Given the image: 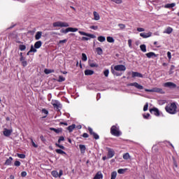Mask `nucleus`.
<instances>
[{
    "label": "nucleus",
    "mask_w": 179,
    "mask_h": 179,
    "mask_svg": "<svg viewBox=\"0 0 179 179\" xmlns=\"http://www.w3.org/2000/svg\"><path fill=\"white\" fill-rule=\"evenodd\" d=\"M119 72H124L125 71H127V67H125L124 65L122 64H118L114 66H111V72L113 75H116V76H120V74L117 73V71Z\"/></svg>",
    "instance_id": "nucleus-1"
},
{
    "label": "nucleus",
    "mask_w": 179,
    "mask_h": 179,
    "mask_svg": "<svg viewBox=\"0 0 179 179\" xmlns=\"http://www.w3.org/2000/svg\"><path fill=\"white\" fill-rule=\"evenodd\" d=\"M110 134L113 135V136H121V135H122V133L120 131V127L117 125L112 126L110 128Z\"/></svg>",
    "instance_id": "nucleus-2"
},
{
    "label": "nucleus",
    "mask_w": 179,
    "mask_h": 179,
    "mask_svg": "<svg viewBox=\"0 0 179 179\" xmlns=\"http://www.w3.org/2000/svg\"><path fill=\"white\" fill-rule=\"evenodd\" d=\"M165 108L169 114H176L177 113V105H176V103H171Z\"/></svg>",
    "instance_id": "nucleus-3"
},
{
    "label": "nucleus",
    "mask_w": 179,
    "mask_h": 179,
    "mask_svg": "<svg viewBox=\"0 0 179 179\" xmlns=\"http://www.w3.org/2000/svg\"><path fill=\"white\" fill-rule=\"evenodd\" d=\"M145 92H150L151 93H160L161 94H164V91L162 88H157V87H154L151 90H145Z\"/></svg>",
    "instance_id": "nucleus-4"
},
{
    "label": "nucleus",
    "mask_w": 179,
    "mask_h": 179,
    "mask_svg": "<svg viewBox=\"0 0 179 179\" xmlns=\"http://www.w3.org/2000/svg\"><path fill=\"white\" fill-rule=\"evenodd\" d=\"M127 86H134V87H136V89H138V90H143V86L139 85V83H131L127 84Z\"/></svg>",
    "instance_id": "nucleus-5"
},
{
    "label": "nucleus",
    "mask_w": 179,
    "mask_h": 179,
    "mask_svg": "<svg viewBox=\"0 0 179 179\" xmlns=\"http://www.w3.org/2000/svg\"><path fill=\"white\" fill-rule=\"evenodd\" d=\"M78 28H72V27H68L65 30H62V33H64V34H66L67 33H69V31H71L72 33H75L76 31H78Z\"/></svg>",
    "instance_id": "nucleus-6"
},
{
    "label": "nucleus",
    "mask_w": 179,
    "mask_h": 179,
    "mask_svg": "<svg viewBox=\"0 0 179 179\" xmlns=\"http://www.w3.org/2000/svg\"><path fill=\"white\" fill-rule=\"evenodd\" d=\"M88 131L90 135H92L93 138H94L96 140L100 139V136H99V134L93 131V129H92V127H88Z\"/></svg>",
    "instance_id": "nucleus-7"
},
{
    "label": "nucleus",
    "mask_w": 179,
    "mask_h": 179,
    "mask_svg": "<svg viewBox=\"0 0 179 179\" xmlns=\"http://www.w3.org/2000/svg\"><path fill=\"white\" fill-rule=\"evenodd\" d=\"M51 104L55 108H57V110L62 107L61 103L57 100H52Z\"/></svg>",
    "instance_id": "nucleus-8"
},
{
    "label": "nucleus",
    "mask_w": 179,
    "mask_h": 179,
    "mask_svg": "<svg viewBox=\"0 0 179 179\" xmlns=\"http://www.w3.org/2000/svg\"><path fill=\"white\" fill-rule=\"evenodd\" d=\"M78 33L81 36H86V37H90V38H96V36L94 34H87V33L82 31H79Z\"/></svg>",
    "instance_id": "nucleus-9"
},
{
    "label": "nucleus",
    "mask_w": 179,
    "mask_h": 179,
    "mask_svg": "<svg viewBox=\"0 0 179 179\" xmlns=\"http://www.w3.org/2000/svg\"><path fill=\"white\" fill-rule=\"evenodd\" d=\"M115 155V152H114V150L111 148H108V159H111L114 157Z\"/></svg>",
    "instance_id": "nucleus-10"
},
{
    "label": "nucleus",
    "mask_w": 179,
    "mask_h": 179,
    "mask_svg": "<svg viewBox=\"0 0 179 179\" xmlns=\"http://www.w3.org/2000/svg\"><path fill=\"white\" fill-rule=\"evenodd\" d=\"M150 112L151 113V114L156 115V117H159V115H160V112L159 111V109H157V108L150 109Z\"/></svg>",
    "instance_id": "nucleus-11"
},
{
    "label": "nucleus",
    "mask_w": 179,
    "mask_h": 179,
    "mask_svg": "<svg viewBox=\"0 0 179 179\" xmlns=\"http://www.w3.org/2000/svg\"><path fill=\"white\" fill-rule=\"evenodd\" d=\"M140 36L143 37V38H149V37H152V32L149 31L148 33H141Z\"/></svg>",
    "instance_id": "nucleus-12"
},
{
    "label": "nucleus",
    "mask_w": 179,
    "mask_h": 179,
    "mask_svg": "<svg viewBox=\"0 0 179 179\" xmlns=\"http://www.w3.org/2000/svg\"><path fill=\"white\" fill-rule=\"evenodd\" d=\"M164 87H177V85H176L174 83L168 82L164 83Z\"/></svg>",
    "instance_id": "nucleus-13"
},
{
    "label": "nucleus",
    "mask_w": 179,
    "mask_h": 179,
    "mask_svg": "<svg viewBox=\"0 0 179 179\" xmlns=\"http://www.w3.org/2000/svg\"><path fill=\"white\" fill-rule=\"evenodd\" d=\"M146 57L148 58H156V57H157V55H156L155 52H150L148 53L145 54Z\"/></svg>",
    "instance_id": "nucleus-14"
},
{
    "label": "nucleus",
    "mask_w": 179,
    "mask_h": 179,
    "mask_svg": "<svg viewBox=\"0 0 179 179\" xmlns=\"http://www.w3.org/2000/svg\"><path fill=\"white\" fill-rule=\"evenodd\" d=\"M132 78H143V75H142L141 73H140L138 72L133 71L132 72Z\"/></svg>",
    "instance_id": "nucleus-15"
},
{
    "label": "nucleus",
    "mask_w": 179,
    "mask_h": 179,
    "mask_svg": "<svg viewBox=\"0 0 179 179\" xmlns=\"http://www.w3.org/2000/svg\"><path fill=\"white\" fill-rule=\"evenodd\" d=\"M11 134H12V130L10 129H5V130L3 131L4 136H10Z\"/></svg>",
    "instance_id": "nucleus-16"
},
{
    "label": "nucleus",
    "mask_w": 179,
    "mask_h": 179,
    "mask_svg": "<svg viewBox=\"0 0 179 179\" xmlns=\"http://www.w3.org/2000/svg\"><path fill=\"white\" fill-rule=\"evenodd\" d=\"M173 33V28L168 27L164 31V34H171Z\"/></svg>",
    "instance_id": "nucleus-17"
},
{
    "label": "nucleus",
    "mask_w": 179,
    "mask_h": 179,
    "mask_svg": "<svg viewBox=\"0 0 179 179\" xmlns=\"http://www.w3.org/2000/svg\"><path fill=\"white\" fill-rule=\"evenodd\" d=\"M93 179H103V173L100 171L97 172Z\"/></svg>",
    "instance_id": "nucleus-18"
},
{
    "label": "nucleus",
    "mask_w": 179,
    "mask_h": 179,
    "mask_svg": "<svg viewBox=\"0 0 179 179\" xmlns=\"http://www.w3.org/2000/svg\"><path fill=\"white\" fill-rule=\"evenodd\" d=\"M41 36H43L42 31H37L35 35V39L36 40H40L41 38Z\"/></svg>",
    "instance_id": "nucleus-19"
},
{
    "label": "nucleus",
    "mask_w": 179,
    "mask_h": 179,
    "mask_svg": "<svg viewBox=\"0 0 179 179\" xmlns=\"http://www.w3.org/2000/svg\"><path fill=\"white\" fill-rule=\"evenodd\" d=\"M94 74V71L93 70H85V75L86 76H92Z\"/></svg>",
    "instance_id": "nucleus-20"
},
{
    "label": "nucleus",
    "mask_w": 179,
    "mask_h": 179,
    "mask_svg": "<svg viewBox=\"0 0 179 179\" xmlns=\"http://www.w3.org/2000/svg\"><path fill=\"white\" fill-rule=\"evenodd\" d=\"M13 160V158L12 157H10L8 159H6L5 162L6 166H10L12 164V161Z\"/></svg>",
    "instance_id": "nucleus-21"
},
{
    "label": "nucleus",
    "mask_w": 179,
    "mask_h": 179,
    "mask_svg": "<svg viewBox=\"0 0 179 179\" xmlns=\"http://www.w3.org/2000/svg\"><path fill=\"white\" fill-rule=\"evenodd\" d=\"M41 45H43V42H41V41L36 42L34 44L35 48H37V49L40 48Z\"/></svg>",
    "instance_id": "nucleus-22"
},
{
    "label": "nucleus",
    "mask_w": 179,
    "mask_h": 179,
    "mask_svg": "<svg viewBox=\"0 0 179 179\" xmlns=\"http://www.w3.org/2000/svg\"><path fill=\"white\" fill-rule=\"evenodd\" d=\"M79 148H80V150L81 152V153H85V152H86V146L85 145H82L80 144L79 145Z\"/></svg>",
    "instance_id": "nucleus-23"
},
{
    "label": "nucleus",
    "mask_w": 179,
    "mask_h": 179,
    "mask_svg": "<svg viewBox=\"0 0 179 179\" xmlns=\"http://www.w3.org/2000/svg\"><path fill=\"white\" fill-rule=\"evenodd\" d=\"M60 27H69V24L66 22L60 21Z\"/></svg>",
    "instance_id": "nucleus-24"
},
{
    "label": "nucleus",
    "mask_w": 179,
    "mask_h": 179,
    "mask_svg": "<svg viewBox=\"0 0 179 179\" xmlns=\"http://www.w3.org/2000/svg\"><path fill=\"white\" fill-rule=\"evenodd\" d=\"M93 13H94V20H100V15H99L98 13L96 11H94Z\"/></svg>",
    "instance_id": "nucleus-25"
},
{
    "label": "nucleus",
    "mask_w": 179,
    "mask_h": 179,
    "mask_svg": "<svg viewBox=\"0 0 179 179\" xmlns=\"http://www.w3.org/2000/svg\"><path fill=\"white\" fill-rule=\"evenodd\" d=\"M75 128H76V125L72 124L71 126H69L67 129L69 132H72V131H73Z\"/></svg>",
    "instance_id": "nucleus-26"
},
{
    "label": "nucleus",
    "mask_w": 179,
    "mask_h": 179,
    "mask_svg": "<svg viewBox=\"0 0 179 179\" xmlns=\"http://www.w3.org/2000/svg\"><path fill=\"white\" fill-rule=\"evenodd\" d=\"M98 41H100V43H104L106 41V37L103 36H100L97 38Z\"/></svg>",
    "instance_id": "nucleus-27"
},
{
    "label": "nucleus",
    "mask_w": 179,
    "mask_h": 179,
    "mask_svg": "<svg viewBox=\"0 0 179 179\" xmlns=\"http://www.w3.org/2000/svg\"><path fill=\"white\" fill-rule=\"evenodd\" d=\"M123 159L124 160H128V159H131V155H129V153L127 152L123 155Z\"/></svg>",
    "instance_id": "nucleus-28"
},
{
    "label": "nucleus",
    "mask_w": 179,
    "mask_h": 179,
    "mask_svg": "<svg viewBox=\"0 0 179 179\" xmlns=\"http://www.w3.org/2000/svg\"><path fill=\"white\" fill-rule=\"evenodd\" d=\"M56 153H58V155H66V152L65 151L61 150V149H57L55 150Z\"/></svg>",
    "instance_id": "nucleus-29"
},
{
    "label": "nucleus",
    "mask_w": 179,
    "mask_h": 179,
    "mask_svg": "<svg viewBox=\"0 0 179 179\" xmlns=\"http://www.w3.org/2000/svg\"><path fill=\"white\" fill-rule=\"evenodd\" d=\"M176 6V3H168L165 5V8H174Z\"/></svg>",
    "instance_id": "nucleus-30"
},
{
    "label": "nucleus",
    "mask_w": 179,
    "mask_h": 179,
    "mask_svg": "<svg viewBox=\"0 0 179 179\" xmlns=\"http://www.w3.org/2000/svg\"><path fill=\"white\" fill-rule=\"evenodd\" d=\"M89 65L91 68H98L99 67V64H96V63H93V62H89Z\"/></svg>",
    "instance_id": "nucleus-31"
},
{
    "label": "nucleus",
    "mask_w": 179,
    "mask_h": 179,
    "mask_svg": "<svg viewBox=\"0 0 179 179\" xmlns=\"http://www.w3.org/2000/svg\"><path fill=\"white\" fill-rule=\"evenodd\" d=\"M52 177H55V178H58V177H59L58 171H52Z\"/></svg>",
    "instance_id": "nucleus-32"
},
{
    "label": "nucleus",
    "mask_w": 179,
    "mask_h": 179,
    "mask_svg": "<svg viewBox=\"0 0 179 179\" xmlns=\"http://www.w3.org/2000/svg\"><path fill=\"white\" fill-rule=\"evenodd\" d=\"M50 131H54V132H55L56 134H59V132H62V129H55V128H50Z\"/></svg>",
    "instance_id": "nucleus-33"
},
{
    "label": "nucleus",
    "mask_w": 179,
    "mask_h": 179,
    "mask_svg": "<svg viewBox=\"0 0 179 179\" xmlns=\"http://www.w3.org/2000/svg\"><path fill=\"white\" fill-rule=\"evenodd\" d=\"M140 49L143 52H146V45L143 44L140 45Z\"/></svg>",
    "instance_id": "nucleus-34"
},
{
    "label": "nucleus",
    "mask_w": 179,
    "mask_h": 179,
    "mask_svg": "<svg viewBox=\"0 0 179 179\" xmlns=\"http://www.w3.org/2000/svg\"><path fill=\"white\" fill-rule=\"evenodd\" d=\"M106 40H107L108 43H114V41H115L114 38H113L111 36H108L106 38Z\"/></svg>",
    "instance_id": "nucleus-35"
},
{
    "label": "nucleus",
    "mask_w": 179,
    "mask_h": 179,
    "mask_svg": "<svg viewBox=\"0 0 179 179\" xmlns=\"http://www.w3.org/2000/svg\"><path fill=\"white\" fill-rule=\"evenodd\" d=\"M61 26V21H58L53 23V27H60Z\"/></svg>",
    "instance_id": "nucleus-36"
},
{
    "label": "nucleus",
    "mask_w": 179,
    "mask_h": 179,
    "mask_svg": "<svg viewBox=\"0 0 179 179\" xmlns=\"http://www.w3.org/2000/svg\"><path fill=\"white\" fill-rule=\"evenodd\" d=\"M115 178H117V171H113L111 173L110 179H115Z\"/></svg>",
    "instance_id": "nucleus-37"
},
{
    "label": "nucleus",
    "mask_w": 179,
    "mask_h": 179,
    "mask_svg": "<svg viewBox=\"0 0 179 179\" xmlns=\"http://www.w3.org/2000/svg\"><path fill=\"white\" fill-rule=\"evenodd\" d=\"M96 52L98 55H101V54H103V49H101V48H97Z\"/></svg>",
    "instance_id": "nucleus-38"
},
{
    "label": "nucleus",
    "mask_w": 179,
    "mask_h": 179,
    "mask_svg": "<svg viewBox=\"0 0 179 179\" xmlns=\"http://www.w3.org/2000/svg\"><path fill=\"white\" fill-rule=\"evenodd\" d=\"M82 59L83 61H84V62H86V61H87V56L86 55V54H82Z\"/></svg>",
    "instance_id": "nucleus-39"
},
{
    "label": "nucleus",
    "mask_w": 179,
    "mask_h": 179,
    "mask_svg": "<svg viewBox=\"0 0 179 179\" xmlns=\"http://www.w3.org/2000/svg\"><path fill=\"white\" fill-rule=\"evenodd\" d=\"M104 76L106 78H108V75L110 74V71L108 69H106L103 71Z\"/></svg>",
    "instance_id": "nucleus-40"
},
{
    "label": "nucleus",
    "mask_w": 179,
    "mask_h": 179,
    "mask_svg": "<svg viewBox=\"0 0 179 179\" xmlns=\"http://www.w3.org/2000/svg\"><path fill=\"white\" fill-rule=\"evenodd\" d=\"M29 52H37V49L34 46L31 45Z\"/></svg>",
    "instance_id": "nucleus-41"
},
{
    "label": "nucleus",
    "mask_w": 179,
    "mask_h": 179,
    "mask_svg": "<svg viewBox=\"0 0 179 179\" xmlns=\"http://www.w3.org/2000/svg\"><path fill=\"white\" fill-rule=\"evenodd\" d=\"M19 49L20 50V51H24V50H26V45H19Z\"/></svg>",
    "instance_id": "nucleus-42"
},
{
    "label": "nucleus",
    "mask_w": 179,
    "mask_h": 179,
    "mask_svg": "<svg viewBox=\"0 0 179 179\" xmlns=\"http://www.w3.org/2000/svg\"><path fill=\"white\" fill-rule=\"evenodd\" d=\"M58 82H65V78L64 76H59Z\"/></svg>",
    "instance_id": "nucleus-43"
},
{
    "label": "nucleus",
    "mask_w": 179,
    "mask_h": 179,
    "mask_svg": "<svg viewBox=\"0 0 179 179\" xmlns=\"http://www.w3.org/2000/svg\"><path fill=\"white\" fill-rule=\"evenodd\" d=\"M175 68H176V66L174 65L171 66V70H170V73H169L170 75H171V73H174V71H174Z\"/></svg>",
    "instance_id": "nucleus-44"
},
{
    "label": "nucleus",
    "mask_w": 179,
    "mask_h": 179,
    "mask_svg": "<svg viewBox=\"0 0 179 179\" xmlns=\"http://www.w3.org/2000/svg\"><path fill=\"white\" fill-rule=\"evenodd\" d=\"M17 157L20 159H24L26 157V155L24 154H17Z\"/></svg>",
    "instance_id": "nucleus-45"
},
{
    "label": "nucleus",
    "mask_w": 179,
    "mask_h": 179,
    "mask_svg": "<svg viewBox=\"0 0 179 179\" xmlns=\"http://www.w3.org/2000/svg\"><path fill=\"white\" fill-rule=\"evenodd\" d=\"M57 148H59L60 149H62L63 150H65V147L64 145H59L58 143L55 144Z\"/></svg>",
    "instance_id": "nucleus-46"
},
{
    "label": "nucleus",
    "mask_w": 179,
    "mask_h": 179,
    "mask_svg": "<svg viewBox=\"0 0 179 179\" xmlns=\"http://www.w3.org/2000/svg\"><path fill=\"white\" fill-rule=\"evenodd\" d=\"M65 141V138L64 136H60L58 140V143H61V142Z\"/></svg>",
    "instance_id": "nucleus-47"
},
{
    "label": "nucleus",
    "mask_w": 179,
    "mask_h": 179,
    "mask_svg": "<svg viewBox=\"0 0 179 179\" xmlns=\"http://www.w3.org/2000/svg\"><path fill=\"white\" fill-rule=\"evenodd\" d=\"M44 72H45V73H46V75H48L50 73H52V71H51L50 69H45Z\"/></svg>",
    "instance_id": "nucleus-48"
},
{
    "label": "nucleus",
    "mask_w": 179,
    "mask_h": 179,
    "mask_svg": "<svg viewBox=\"0 0 179 179\" xmlns=\"http://www.w3.org/2000/svg\"><path fill=\"white\" fill-rule=\"evenodd\" d=\"M128 45H129V48H132V40L131 39L128 40Z\"/></svg>",
    "instance_id": "nucleus-49"
},
{
    "label": "nucleus",
    "mask_w": 179,
    "mask_h": 179,
    "mask_svg": "<svg viewBox=\"0 0 179 179\" xmlns=\"http://www.w3.org/2000/svg\"><path fill=\"white\" fill-rule=\"evenodd\" d=\"M21 163L19 161H15L14 163V166H15L16 167H19V166H20Z\"/></svg>",
    "instance_id": "nucleus-50"
},
{
    "label": "nucleus",
    "mask_w": 179,
    "mask_h": 179,
    "mask_svg": "<svg viewBox=\"0 0 179 179\" xmlns=\"http://www.w3.org/2000/svg\"><path fill=\"white\" fill-rule=\"evenodd\" d=\"M22 66H27V61L23 60L21 62Z\"/></svg>",
    "instance_id": "nucleus-51"
},
{
    "label": "nucleus",
    "mask_w": 179,
    "mask_h": 179,
    "mask_svg": "<svg viewBox=\"0 0 179 179\" xmlns=\"http://www.w3.org/2000/svg\"><path fill=\"white\" fill-rule=\"evenodd\" d=\"M124 171H125L124 169H118L117 173H118L119 174H124Z\"/></svg>",
    "instance_id": "nucleus-52"
},
{
    "label": "nucleus",
    "mask_w": 179,
    "mask_h": 179,
    "mask_svg": "<svg viewBox=\"0 0 179 179\" xmlns=\"http://www.w3.org/2000/svg\"><path fill=\"white\" fill-rule=\"evenodd\" d=\"M112 2H115V3H122V0H111Z\"/></svg>",
    "instance_id": "nucleus-53"
},
{
    "label": "nucleus",
    "mask_w": 179,
    "mask_h": 179,
    "mask_svg": "<svg viewBox=\"0 0 179 179\" xmlns=\"http://www.w3.org/2000/svg\"><path fill=\"white\" fill-rule=\"evenodd\" d=\"M31 142L32 146H34V148H38V145H37L36 144V143H34V141H33L32 138L31 139Z\"/></svg>",
    "instance_id": "nucleus-54"
},
{
    "label": "nucleus",
    "mask_w": 179,
    "mask_h": 179,
    "mask_svg": "<svg viewBox=\"0 0 179 179\" xmlns=\"http://www.w3.org/2000/svg\"><path fill=\"white\" fill-rule=\"evenodd\" d=\"M148 107H149V104L147 103L143 107V111H148Z\"/></svg>",
    "instance_id": "nucleus-55"
},
{
    "label": "nucleus",
    "mask_w": 179,
    "mask_h": 179,
    "mask_svg": "<svg viewBox=\"0 0 179 179\" xmlns=\"http://www.w3.org/2000/svg\"><path fill=\"white\" fill-rule=\"evenodd\" d=\"M90 29H92V30H97V29H99V27L93 25V26H91Z\"/></svg>",
    "instance_id": "nucleus-56"
},
{
    "label": "nucleus",
    "mask_w": 179,
    "mask_h": 179,
    "mask_svg": "<svg viewBox=\"0 0 179 179\" xmlns=\"http://www.w3.org/2000/svg\"><path fill=\"white\" fill-rule=\"evenodd\" d=\"M118 26L120 27V29H125V24H119Z\"/></svg>",
    "instance_id": "nucleus-57"
},
{
    "label": "nucleus",
    "mask_w": 179,
    "mask_h": 179,
    "mask_svg": "<svg viewBox=\"0 0 179 179\" xmlns=\"http://www.w3.org/2000/svg\"><path fill=\"white\" fill-rule=\"evenodd\" d=\"M149 117H150V114L149 113H147L146 115H143V118H145V120H148Z\"/></svg>",
    "instance_id": "nucleus-58"
},
{
    "label": "nucleus",
    "mask_w": 179,
    "mask_h": 179,
    "mask_svg": "<svg viewBox=\"0 0 179 179\" xmlns=\"http://www.w3.org/2000/svg\"><path fill=\"white\" fill-rule=\"evenodd\" d=\"M82 40H83V41H89V40H90V38H89L88 37L83 36L82 38Z\"/></svg>",
    "instance_id": "nucleus-59"
},
{
    "label": "nucleus",
    "mask_w": 179,
    "mask_h": 179,
    "mask_svg": "<svg viewBox=\"0 0 179 179\" xmlns=\"http://www.w3.org/2000/svg\"><path fill=\"white\" fill-rule=\"evenodd\" d=\"M42 113L43 114H45V115H48V110H47L46 109H43Z\"/></svg>",
    "instance_id": "nucleus-60"
},
{
    "label": "nucleus",
    "mask_w": 179,
    "mask_h": 179,
    "mask_svg": "<svg viewBox=\"0 0 179 179\" xmlns=\"http://www.w3.org/2000/svg\"><path fill=\"white\" fill-rule=\"evenodd\" d=\"M22 177H26L27 176V173L26 171H23L21 173Z\"/></svg>",
    "instance_id": "nucleus-61"
},
{
    "label": "nucleus",
    "mask_w": 179,
    "mask_h": 179,
    "mask_svg": "<svg viewBox=\"0 0 179 179\" xmlns=\"http://www.w3.org/2000/svg\"><path fill=\"white\" fill-rule=\"evenodd\" d=\"M137 31H139V32L145 31V29H143V28H137Z\"/></svg>",
    "instance_id": "nucleus-62"
},
{
    "label": "nucleus",
    "mask_w": 179,
    "mask_h": 179,
    "mask_svg": "<svg viewBox=\"0 0 179 179\" xmlns=\"http://www.w3.org/2000/svg\"><path fill=\"white\" fill-rule=\"evenodd\" d=\"M167 57H168L169 59H171V52H167Z\"/></svg>",
    "instance_id": "nucleus-63"
},
{
    "label": "nucleus",
    "mask_w": 179,
    "mask_h": 179,
    "mask_svg": "<svg viewBox=\"0 0 179 179\" xmlns=\"http://www.w3.org/2000/svg\"><path fill=\"white\" fill-rule=\"evenodd\" d=\"M83 138H89V134H87V133H84V134H83Z\"/></svg>",
    "instance_id": "nucleus-64"
}]
</instances>
